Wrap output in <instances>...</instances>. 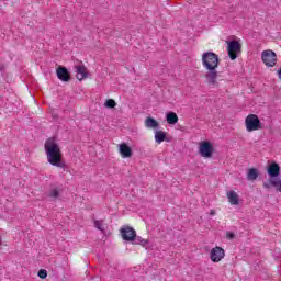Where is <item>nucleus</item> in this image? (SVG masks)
I'll list each match as a JSON object with an SVG mask.
<instances>
[{
	"label": "nucleus",
	"instance_id": "1",
	"mask_svg": "<svg viewBox=\"0 0 281 281\" xmlns=\"http://www.w3.org/2000/svg\"><path fill=\"white\" fill-rule=\"evenodd\" d=\"M48 164L57 168H66L65 160H63V151L60 145L56 142V137H49L44 144Z\"/></svg>",
	"mask_w": 281,
	"mask_h": 281
},
{
	"label": "nucleus",
	"instance_id": "2",
	"mask_svg": "<svg viewBox=\"0 0 281 281\" xmlns=\"http://www.w3.org/2000/svg\"><path fill=\"white\" fill-rule=\"evenodd\" d=\"M218 55L216 53L206 52L202 54V65L209 70V71H215L218 67Z\"/></svg>",
	"mask_w": 281,
	"mask_h": 281
},
{
	"label": "nucleus",
	"instance_id": "3",
	"mask_svg": "<svg viewBox=\"0 0 281 281\" xmlns=\"http://www.w3.org/2000/svg\"><path fill=\"white\" fill-rule=\"evenodd\" d=\"M245 126L248 133H254V131H260L262 128V123H260V119L256 114H249L245 119Z\"/></svg>",
	"mask_w": 281,
	"mask_h": 281
},
{
	"label": "nucleus",
	"instance_id": "4",
	"mask_svg": "<svg viewBox=\"0 0 281 281\" xmlns=\"http://www.w3.org/2000/svg\"><path fill=\"white\" fill-rule=\"evenodd\" d=\"M226 43L231 60H236L243 49V45L238 41H227Z\"/></svg>",
	"mask_w": 281,
	"mask_h": 281
},
{
	"label": "nucleus",
	"instance_id": "5",
	"mask_svg": "<svg viewBox=\"0 0 281 281\" xmlns=\"http://www.w3.org/2000/svg\"><path fill=\"white\" fill-rule=\"evenodd\" d=\"M261 60L267 67H276L278 63V55L276 52L268 49L261 53Z\"/></svg>",
	"mask_w": 281,
	"mask_h": 281
},
{
	"label": "nucleus",
	"instance_id": "6",
	"mask_svg": "<svg viewBox=\"0 0 281 281\" xmlns=\"http://www.w3.org/2000/svg\"><path fill=\"white\" fill-rule=\"evenodd\" d=\"M200 155L202 157H205L206 159H210V157H212V155L214 154V145H212V143L205 140L200 143Z\"/></svg>",
	"mask_w": 281,
	"mask_h": 281
},
{
	"label": "nucleus",
	"instance_id": "7",
	"mask_svg": "<svg viewBox=\"0 0 281 281\" xmlns=\"http://www.w3.org/2000/svg\"><path fill=\"white\" fill-rule=\"evenodd\" d=\"M121 235L123 240L133 241L135 238H137V233L135 232V228L131 226H125L121 228Z\"/></svg>",
	"mask_w": 281,
	"mask_h": 281
},
{
	"label": "nucleus",
	"instance_id": "8",
	"mask_svg": "<svg viewBox=\"0 0 281 281\" xmlns=\"http://www.w3.org/2000/svg\"><path fill=\"white\" fill-rule=\"evenodd\" d=\"M225 258V250L222 247L216 246L211 250L212 262H221Z\"/></svg>",
	"mask_w": 281,
	"mask_h": 281
},
{
	"label": "nucleus",
	"instance_id": "9",
	"mask_svg": "<svg viewBox=\"0 0 281 281\" xmlns=\"http://www.w3.org/2000/svg\"><path fill=\"white\" fill-rule=\"evenodd\" d=\"M75 70L77 80H85V78H87L89 74L87 67H85V64H82V61H80L78 65H75Z\"/></svg>",
	"mask_w": 281,
	"mask_h": 281
},
{
	"label": "nucleus",
	"instance_id": "10",
	"mask_svg": "<svg viewBox=\"0 0 281 281\" xmlns=\"http://www.w3.org/2000/svg\"><path fill=\"white\" fill-rule=\"evenodd\" d=\"M57 77L63 82H69L71 80V75L69 74V70H67L65 67L59 66L56 70Z\"/></svg>",
	"mask_w": 281,
	"mask_h": 281
},
{
	"label": "nucleus",
	"instance_id": "11",
	"mask_svg": "<svg viewBox=\"0 0 281 281\" xmlns=\"http://www.w3.org/2000/svg\"><path fill=\"white\" fill-rule=\"evenodd\" d=\"M119 151L124 159L133 157V149L126 143L120 145Z\"/></svg>",
	"mask_w": 281,
	"mask_h": 281
},
{
	"label": "nucleus",
	"instance_id": "12",
	"mask_svg": "<svg viewBox=\"0 0 281 281\" xmlns=\"http://www.w3.org/2000/svg\"><path fill=\"white\" fill-rule=\"evenodd\" d=\"M205 78H206L209 85H212V87L218 86V81H216V78H218V72L216 70H210L205 75Z\"/></svg>",
	"mask_w": 281,
	"mask_h": 281
},
{
	"label": "nucleus",
	"instance_id": "13",
	"mask_svg": "<svg viewBox=\"0 0 281 281\" xmlns=\"http://www.w3.org/2000/svg\"><path fill=\"white\" fill-rule=\"evenodd\" d=\"M269 177H278L280 175V165L273 162L268 167Z\"/></svg>",
	"mask_w": 281,
	"mask_h": 281
},
{
	"label": "nucleus",
	"instance_id": "14",
	"mask_svg": "<svg viewBox=\"0 0 281 281\" xmlns=\"http://www.w3.org/2000/svg\"><path fill=\"white\" fill-rule=\"evenodd\" d=\"M155 140L157 144H161V142H170L168 135L164 131H156Z\"/></svg>",
	"mask_w": 281,
	"mask_h": 281
},
{
	"label": "nucleus",
	"instance_id": "15",
	"mask_svg": "<svg viewBox=\"0 0 281 281\" xmlns=\"http://www.w3.org/2000/svg\"><path fill=\"white\" fill-rule=\"evenodd\" d=\"M227 199L229 200L231 205H238V203H240V198L235 191H229L227 193Z\"/></svg>",
	"mask_w": 281,
	"mask_h": 281
},
{
	"label": "nucleus",
	"instance_id": "16",
	"mask_svg": "<svg viewBox=\"0 0 281 281\" xmlns=\"http://www.w3.org/2000/svg\"><path fill=\"white\" fill-rule=\"evenodd\" d=\"M179 122V116L175 112L167 113V124H177Z\"/></svg>",
	"mask_w": 281,
	"mask_h": 281
},
{
	"label": "nucleus",
	"instance_id": "17",
	"mask_svg": "<svg viewBox=\"0 0 281 281\" xmlns=\"http://www.w3.org/2000/svg\"><path fill=\"white\" fill-rule=\"evenodd\" d=\"M258 169L256 168H250L248 169V173H247V179L248 181H256V179H258Z\"/></svg>",
	"mask_w": 281,
	"mask_h": 281
},
{
	"label": "nucleus",
	"instance_id": "18",
	"mask_svg": "<svg viewBox=\"0 0 281 281\" xmlns=\"http://www.w3.org/2000/svg\"><path fill=\"white\" fill-rule=\"evenodd\" d=\"M145 126H147V128H157L159 123L153 117H147L145 121Z\"/></svg>",
	"mask_w": 281,
	"mask_h": 281
},
{
	"label": "nucleus",
	"instance_id": "19",
	"mask_svg": "<svg viewBox=\"0 0 281 281\" xmlns=\"http://www.w3.org/2000/svg\"><path fill=\"white\" fill-rule=\"evenodd\" d=\"M270 183L277 188L278 192H281V179H270Z\"/></svg>",
	"mask_w": 281,
	"mask_h": 281
},
{
	"label": "nucleus",
	"instance_id": "20",
	"mask_svg": "<svg viewBox=\"0 0 281 281\" xmlns=\"http://www.w3.org/2000/svg\"><path fill=\"white\" fill-rule=\"evenodd\" d=\"M104 106H106V109H115V106H117V103L113 99H108L104 103Z\"/></svg>",
	"mask_w": 281,
	"mask_h": 281
},
{
	"label": "nucleus",
	"instance_id": "21",
	"mask_svg": "<svg viewBox=\"0 0 281 281\" xmlns=\"http://www.w3.org/2000/svg\"><path fill=\"white\" fill-rule=\"evenodd\" d=\"M94 227H97V229H100V232H104V221L95 220Z\"/></svg>",
	"mask_w": 281,
	"mask_h": 281
},
{
	"label": "nucleus",
	"instance_id": "22",
	"mask_svg": "<svg viewBox=\"0 0 281 281\" xmlns=\"http://www.w3.org/2000/svg\"><path fill=\"white\" fill-rule=\"evenodd\" d=\"M60 194V191L58 189H53L49 191L48 196H50L52 199H58Z\"/></svg>",
	"mask_w": 281,
	"mask_h": 281
},
{
	"label": "nucleus",
	"instance_id": "23",
	"mask_svg": "<svg viewBox=\"0 0 281 281\" xmlns=\"http://www.w3.org/2000/svg\"><path fill=\"white\" fill-rule=\"evenodd\" d=\"M136 238V245H142L143 247H146L148 245V240L142 239V237H135Z\"/></svg>",
	"mask_w": 281,
	"mask_h": 281
},
{
	"label": "nucleus",
	"instance_id": "24",
	"mask_svg": "<svg viewBox=\"0 0 281 281\" xmlns=\"http://www.w3.org/2000/svg\"><path fill=\"white\" fill-rule=\"evenodd\" d=\"M37 276L38 278H42V280H45V278H47V270H40Z\"/></svg>",
	"mask_w": 281,
	"mask_h": 281
},
{
	"label": "nucleus",
	"instance_id": "25",
	"mask_svg": "<svg viewBox=\"0 0 281 281\" xmlns=\"http://www.w3.org/2000/svg\"><path fill=\"white\" fill-rule=\"evenodd\" d=\"M226 236H227V238H229L231 240L233 239V238H236V235L234 234V233H226Z\"/></svg>",
	"mask_w": 281,
	"mask_h": 281
},
{
	"label": "nucleus",
	"instance_id": "26",
	"mask_svg": "<svg viewBox=\"0 0 281 281\" xmlns=\"http://www.w3.org/2000/svg\"><path fill=\"white\" fill-rule=\"evenodd\" d=\"M263 188H266L267 190H269V188H271V186L269 183H263Z\"/></svg>",
	"mask_w": 281,
	"mask_h": 281
},
{
	"label": "nucleus",
	"instance_id": "27",
	"mask_svg": "<svg viewBox=\"0 0 281 281\" xmlns=\"http://www.w3.org/2000/svg\"><path fill=\"white\" fill-rule=\"evenodd\" d=\"M5 69V66L3 64H0V71H3Z\"/></svg>",
	"mask_w": 281,
	"mask_h": 281
},
{
	"label": "nucleus",
	"instance_id": "28",
	"mask_svg": "<svg viewBox=\"0 0 281 281\" xmlns=\"http://www.w3.org/2000/svg\"><path fill=\"white\" fill-rule=\"evenodd\" d=\"M214 214H216V212L214 210H211V216H214Z\"/></svg>",
	"mask_w": 281,
	"mask_h": 281
},
{
	"label": "nucleus",
	"instance_id": "29",
	"mask_svg": "<svg viewBox=\"0 0 281 281\" xmlns=\"http://www.w3.org/2000/svg\"><path fill=\"white\" fill-rule=\"evenodd\" d=\"M0 245H1V238H0Z\"/></svg>",
	"mask_w": 281,
	"mask_h": 281
}]
</instances>
